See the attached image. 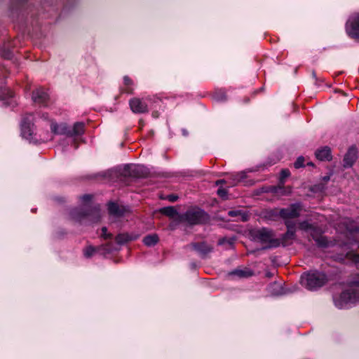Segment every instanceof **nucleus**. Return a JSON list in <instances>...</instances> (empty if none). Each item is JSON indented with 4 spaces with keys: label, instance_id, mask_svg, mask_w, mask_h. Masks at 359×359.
Here are the masks:
<instances>
[{
    "label": "nucleus",
    "instance_id": "nucleus-1",
    "mask_svg": "<svg viewBox=\"0 0 359 359\" xmlns=\"http://www.w3.org/2000/svg\"><path fill=\"white\" fill-rule=\"evenodd\" d=\"M300 280L306 288L314 290L323 286L328 279L324 273L313 271L302 275Z\"/></svg>",
    "mask_w": 359,
    "mask_h": 359
},
{
    "label": "nucleus",
    "instance_id": "nucleus-2",
    "mask_svg": "<svg viewBox=\"0 0 359 359\" xmlns=\"http://www.w3.org/2000/svg\"><path fill=\"white\" fill-rule=\"evenodd\" d=\"M251 236L255 241L266 244V248L278 247L280 245L279 239L274 238L273 231L266 228L255 229L250 232Z\"/></svg>",
    "mask_w": 359,
    "mask_h": 359
},
{
    "label": "nucleus",
    "instance_id": "nucleus-3",
    "mask_svg": "<svg viewBox=\"0 0 359 359\" xmlns=\"http://www.w3.org/2000/svg\"><path fill=\"white\" fill-rule=\"evenodd\" d=\"M69 215L74 222H81L83 219L90 217L93 222H97L101 217L100 205H95L88 211L74 208L70 211Z\"/></svg>",
    "mask_w": 359,
    "mask_h": 359
},
{
    "label": "nucleus",
    "instance_id": "nucleus-4",
    "mask_svg": "<svg viewBox=\"0 0 359 359\" xmlns=\"http://www.w3.org/2000/svg\"><path fill=\"white\" fill-rule=\"evenodd\" d=\"M299 228L303 231H310L311 236L319 247L325 248L330 245L327 238L322 235L323 231L320 228L310 224L307 221L300 222Z\"/></svg>",
    "mask_w": 359,
    "mask_h": 359
},
{
    "label": "nucleus",
    "instance_id": "nucleus-5",
    "mask_svg": "<svg viewBox=\"0 0 359 359\" xmlns=\"http://www.w3.org/2000/svg\"><path fill=\"white\" fill-rule=\"evenodd\" d=\"M336 228L337 231L345 233L348 238L351 237L354 241L359 243V226L354 221L349 218H344Z\"/></svg>",
    "mask_w": 359,
    "mask_h": 359
},
{
    "label": "nucleus",
    "instance_id": "nucleus-6",
    "mask_svg": "<svg viewBox=\"0 0 359 359\" xmlns=\"http://www.w3.org/2000/svg\"><path fill=\"white\" fill-rule=\"evenodd\" d=\"M335 304L342 308L348 304L359 302V291L353 287H350L341 293L338 299H334Z\"/></svg>",
    "mask_w": 359,
    "mask_h": 359
},
{
    "label": "nucleus",
    "instance_id": "nucleus-7",
    "mask_svg": "<svg viewBox=\"0 0 359 359\" xmlns=\"http://www.w3.org/2000/svg\"><path fill=\"white\" fill-rule=\"evenodd\" d=\"M208 219V215L199 208H192L187 210L182 216V219L190 224H199L205 222Z\"/></svg>",
    "mask_w": 359,
    "mask_h": 359
},
{
    "label": "nucleus",
    "instance_id": "nucleus-8",
    "mask_svg": "<svg viewBox=\"0 0 359 359\" xmlns=\"http://www.w3.org/2000/svg\"><path fill=\"white\" fill-rule=\"evenodd\" d=\"M51 130L54 133H64L66 134L67 136L81 135L84 133L85 125L82 122H77L74 123L72 130H67L65 126L61 128L60 130H59V126L56 123H53L51 125Z\"/></svg>",
    "mask_w": 359,
    "mask_h": 359
},
{
    "label": "nucleus",
    "instance_id": "nucleus-9",
    "mask_svg": "<svg viewBox=\"0 0 359 359\" xmlns=\"http://www.w3.org/2000/svg\"><path fill=\"white\" fill-rule=\"evenodd\" d=\"M346 31L349 36L359 41V13L349 18L346 25Z\"/></svg>",
    "mask_w": 359,
    "mask_h": 359
},
{
    "label": "nucleus",
    "instance_id": "nucleus-10",
    "mask_svg": "<svg viewBox=\"0 0 359 359\" xmlns=\"http://www.w3.org/2000/svg\"><path fill=\"white\" fill-rule=\"evenodd\" d=\"M285 224L287 226V232L284 233L280 239L279 240L280 245L284 246L290 245L295 238V226L296 223L291 221H285Z\"/></svg>",
    "mask_w": 359,
    "mask_h": 359
},
{
    "label": "nucleus",
    "instance_id": "nucleus-11",
    "mask_svg": "<svg viewBox=\"0 0 359 359\" xmlns=\"http://www.w3.org/2000/svg\"><path fill=\"white\" fill-rule=\"evenodd\" d=\"M302 207L299 204H292L287 208L280 210V215L285 221L297 218L299 216Z\"/></svg>",
    "mask_w": 359,
    "mask_h": 359
},
{
    "label": "nucleus",
    "instance_id": "nucleus-12",
    "mask_svg": "<svg viewBox=\"0 0 359 359\" xmlns=\"http://www.w3.org/2000/svg\"><path fill=\"white\" fill-rule=\"evenodd\" d=\"M129 104L133 112L143 114L148 111L147 104L145 101L138 97H133L130 100Z\"/></svg>",
    "mask_w": 359,
    "mask_h": 359
},
{
    "label": "nucleus",
    "instance_id": "nucleus-13",
    "mask_svg": "<svg viewBox=\"0 0 359 359\" xmlns=\"http://www.w3.org/2000/svg\"><path fill=\"white\" fill-rule=\"evenodd\" d=\"M290 175V172L287 169L282 170L280 174V184L281 185L278 187H275L273 191L280 195H287L291 192L290 187L285 188L283 187L285 180Z\"/></svg>",
    "mask_w": 359,
    "mask_h": 359
},
{
    "label": "nucleus",
    "instance_id": "nucleus-14",
    "mask_svg": "<svg viewBox=\"0 0 359 359\" xmlns=\"http://www.w3.org/2000/svg\"><path fill=\"white\" fill-rule=\"evenodd\" d=\"M108 211L109 215L116 217H120L128 212L129 210L123 205L111 202L108 204Z\"/></svg>",
    "mask_w": 359,
    "mask_h": 359
},
{
    "label": "nucleus",
    "instance_id": "nucleus-15",
    "mask_svg": "<svg viewBox=\"0 0 359 359\" xmlns=\"http://www.w3.org/2000/svg\"><path fill=\"white\" fill-rule=\"evenodd\" d=\"M33 101L39 104L47 105L48 95L43 88H38L32 93Z\"/></svg>",
    "mask_w": 359,
    "mask_h": 359
},
{
    "label": "nucleus",
    "instance_id": "nucleus-16",
    "mask_svg": "<svg viewBox=\"0 0 359 359\" xmlns=\"http://www.w3.org/2000/svg\"><path fill=\"white\" fill-rule=\"evenodd\" d=\"M357 158V149L351 147L348 150L344 158V166L351 167Z\"/></svg>",
    "mask_w": 359,
    "mask_h": 359
},
{
    "label": "nucleus",
    "instance_id": "nucleus-17",
    "mask_svg": "<svg viewBox=\"0 0 359 359\" xmlns=\"http://www.w3.org/2000/svg\"><path fill=\"white\" fill-rule=\"evenodd\" d=\"M120 91L121 93L129 95L133 94L134 82L128 76H123V86H121Z\"/></svg>",
    "mask_w": 359,
    "mask_h": 359
},
{
    "label": "nucleus",
    "instance_id": "nucleus-18",
    "mask_svg": "<svg viewBox=\"0 0 359 359\" xmlns=\"http://www.w3.org/2000/svg\"><path fill=\"white\" fill-rule=\"evenodd\" d=\"M191 245L194 250L203 255H205L212 250V246L205 242L194 243Z\"/></svg>",
    "mask_w": 359,
    "mask_h": 359
},
{
    "label": "nucleus",
    "instance_id": "nucleus-19",
    "mask_svg": "<svg viewBox=\"0 0 359 359\" xmlns=\"http://www.w3.org/2000/svg\"><path fill=\"white\" fill-rule=\"evenodd\" d=\"M315 155L320 161H330L332 159L331 150L328 147L318 149Z\"/></svg>",
    "mask_w": 359,
    "mask_h": 359
},
{
    "label": "nucleus",
    "instance_id": "nucleus-20",
    "mask_svg": "<svg viewBox=\"0 0 359 359\" xmlns=\"http://www.w3.org/2000/svg\"><path fill=\"white\" fill-rule=\"evenodd\" d=\"M131 171L133 175L137 177H143L147 176L148 174L147 170L142 165H135L133 167Z\"/></svg>",
    "mask_w": 359,
    "mask_h": 359
},
{
    "label": "nucleus",
    "instance_id": "nucleus-21",
    "mask_svg": "<svg viewBox=\"0 0 359 359\" xmlns=\"http://www.w3.org/2000/svg\"><path fill=\"white\" fill-rule=\"evenodd\" d=\"M228 215H229V216L232 217H240L241 220L243 222L248 221V218H249V215H248V213L243 212L241 210H230V211H229Z\"/></svg>",
    "mask_w": 359,
    "mask_h": 359
},
{
    "label": "nucleus",
    "instance_id": "nucleus-22",
    "mask_svg": "<svg viewBox=\"0 0 359 359\" xmlns=\"http://www.w3.org/2000/svg\"><path fill=\"white\" fill-rule=\"evenodd\" d=\"M158 241V237L156 234H151L145 236L143 243L147 246H153Z\"/></svg>",
    "mask_w": 359,
    "mask_h": 359
},
{
    "label": "nucleus",
    "instance_id": "nucleus-23",
    "mask_svg": "<svg viewBox=\"0 0 359 359\" xmlns=\"http://www.w3.org/2000/svg\"><path fill=\"white\" fill-rule=\"evenodd\" d=\"M133 238L128 233H120L116 236V241L119 243L122 244L124 243H126L128 241H132Z\"/></svg>",
    "mask_w": 359,
    "mask_h": 359
},
{
    "label": "nucleus",
    "instance_id": "nucleus-24",
    "mask_svg": "<svg viewBox=\"0 0 359 359\" xmlns=\"http://www.w3.org/2000/svg\"><path fill=\"white\" fill-rule=\"evenodd\" d=\"M233 274L237 275L241 278H248L252 276L254 273L251 269H245L241 270H236L233 272Z\"/></svg>",
    "mask_w": 359,
    "mask_h": 359
},
{
    "label": "nucleus",
    "instance_id": "nucleus-25",
    "mask_svg": "<svg viewBox=\"0 0 359 359\" xmlns=\"http://www.w3.org/2000/svg\"><path fill=\"white\" fill-rule=\"evenodd\" d=\"M161 212L170 217H174L177 215V210L173 207H165L161 209Z\"/></svg>",
    "mask_w": 359,
    "mask_h": 359
},
{
    "label": "nucleus",
    "instance_id": "nucleus-26",
    "mask_svg": "<svg viewBox=\"0 0 359 359\" xmlns=\"http://www.w3.org/2000/svg\"><path fill=\"white\" fill-rule=\"evenodd\" d=\"M26 119L27 118H25L23 119L22 123V133L25 134L27 133L26 130L27 129L28 130V134L30 135H31V133H30V123L27 122Z\"/></svg>",
    "mask_w": 359,
    "mask_h": 359
},
{
    "label": "nucleus",
    "instance_id": "nucleus-27",
    "mask_svg": "<svg viewBox=\"0 0 359 359\" xmlns=\"http://www.w3.org/2000/svg\"><path fill=\"white\" fill-rule=\"evenodd\" d=\"M347 257L354 263L359 262V254L354 252H349L347 254Z\"/></svg>",
    "mask_w": 359,
    "mask_h": 359
},
{
    "label": "nucleus",
    "instance_id": "nucleus-28",
    "mask_svg": "<svg viewBox=\"0 0 359 359\" xmlns=\"http://www.w3.org/2000/svg\"><path fill=\"white\" fill-rule=\"evenodd\" d=\"M295 168H299L304 166V158L302 156L299 157L294 163Z\"/></svg>",
    "mask_w": 359,
    "mask_h": 359
},
{
    "label": "nucleus",
    "instance_id": "nucleus-29",
    "mask_svg": "<svg viewBox=\"0 0 359 359\" xmlns=\"http://www.w3.org/2000/svg\"><path fill=\"white\" fill-rule=\"evenodd\" d=\"M95 248L92 246H89L85 249L84 255L86 257H90L95 253Z\"/></svg>",
    "mask_w": 359,
    "mask_h": 359
},
{
    "label": "nucleus",
    "instance_id": "nucleus-30",
    "mask_svg": "<svg viewBox=\"0 0 359 359\" xmlns=\"http://www.w3.org/2000/svg\"><path fill=\"white\" fill-rule=\"evenodd\" d=\"M101 236L107 240V239H110L112 238V234L111 233H107V229L106 227H102V235Z\"/></svg>",
    "mask_w": 359,
    "mask_h": 359
},
{
    "label": "nucleus",
    "instance_id": "nucleus-31",
    "mask_svg": "<svg viewBox=\"0 0 359 359\" xmlns=\"http://www.w3.org/2000/svg\"><path fill=\"white\" fill-rule=\"evenodd\" d=\"M217 194L222 198H225L227 195V191L226 189L220 188L217 190Z\"/></svg>",
    "mask_w": 359,
    "mask_h": 359
},
{
    "label": "nucleus",
    "instance_id": "nucleus-32",
    "mask_svg": "<svg viewBox=\"0 0 359 359\" xmlns=\"http://www.w3.org/2000/svg\"><path fill=\"white\" fill-rule=\"evenodd\" d=\"M177 198H178V196L177 195H174V194L168 195L166 197V199H168L170 202H175L177 200Z\"/></svg>",
    "mask_w": 359,
    "mask_h": 359
},
{
    "label": "nucleus",
    "instance_id": "nucleus-33",
    "mask_svg": "<svg viewBox=\"0 0 359 359\" xmlns=\"http://www.w3.org/2000/svg\"><path fill=\"white\" fill-rule=\"evenodd\" d=\"M93 198V196L90 194H85L81 197V199L83 202L90 201Z\"/></svg>",
    "mask_w": 359,
    "mask_h": 359
},
{
    "label": "nucleus",
    "instance_id": "nucleus-34",
    "mask_svg": "<svg viewBox=\"0 0 359 359\" xmlns=\"http://www.w3.org/2000/svg\"><path fill=\"white\" fill-rule=\"evenodd\" d=\"M152 116L154 117V118H158L159 114H158V111H153L152 112Z\"/></svg>",
    "mask_w": 359,
    "mask_h": 359
},
{
    "label": "nucleus",
    "instance_id": "nucleus-35",
    "mask_svg": "<svg viewBox=\"0 0 359 359\" xmlns=\"http://www.w3.org/2000/svg\"><path fill=\"white\" fill-rule=\"evenodd\" d=\"M354 284L359 287V279L354 282Z\"/></svg>",
    "mask_w": 359,
    "mask_h": 359
},
{
    "label": "nucleus",
    "instance_id": "nucleus-36",
    "mask_svg": "<svg viewBox=\"0 0 359 359\" xmlns=\"http://www.w3.org/2000/svg\"><path fill=\"white\" fill-rule=\"evenodd\" d=\"M223 243H224V239H220V240L219 241V245H222V244H223Z\"/></svg>",
    "mask_w": 359,
    "mask_h": 359
},
{
    "label": "nucleus",
    "instance_id": "nucleus-37",
    "mask_svg": "<svg viewBox=\"0 0 359 359\" xmlns=\"http://www.w3.org/2000/svg\"><path fill=\"white\" fill-rule=\"evenodd\" d=\"M13 92L10 91V93H9V97H13Z\"/></svg>",
    "mask_w": 359,
    "mask_h": 359
},
{
    "label": "nucleus",
    "instance_id": "nucleus-38",
    "mask_svg": "<svg viewBox=\"0 0 359 359\" xmlns=\"http://www.w3.org/2000/svg\"><path fill=\"white\" fill-rule=\"evenodd\" d=\"M224 182L223 180L217 181V184H219V183H222V182Z\"/></svg>",
    "mask_w": 359,
    "mask_h": 359
},
{
    "label": "nucleus",
    "instance_id": "nucleus-39",
    "mask_svg": "<svg viewBox=\"0 0 359 359\" xmlns=\"http://www.w3.org/2000/svg\"><path fill=\"white\" fill-rule=\"evenodd\" d=\"M276 285H278V284L274 283L273 285H271V287L276 286Z\"/></svg>",
    "mask_w": 359,
    "mask_h": 359
},
{
    "label": "nucleus",
    "instance_id": "nucleus-40",
    "mask_svg": "<svg viewBox=\"0 0 359 359\" xmlns=\"http://www.w3.org/2000/svg\"><path fill=\"white\" fill-rule=\"evenodd\" d=\"M325 180L326 181H327V180H330V177H325Z\"/></svg>",
    "mask_w": 359,
    "mask_h": 359
}]
</instances>
